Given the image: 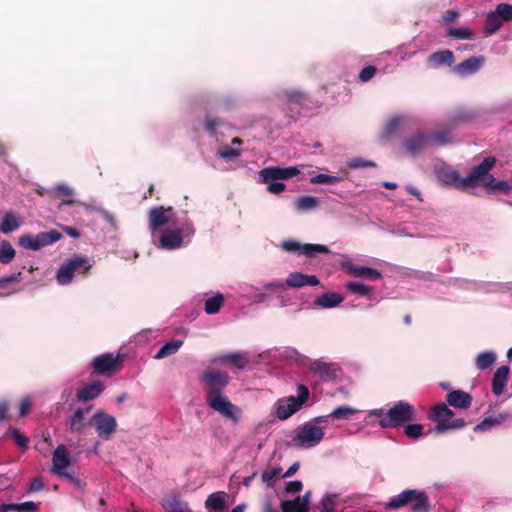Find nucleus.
Segmentation results:
<instances>
[{
  "mask_svg": "<svg viewBox=\"0 0 512 512\" xmlns=\"http://www.w3.org/2000/svg\"><path fill=\"white\" fill-rule=\"evenodd\" d=\"M407 506L411 512H429V499L425 492L416 489H407L392 497L387 502L388 508H401Z\"/></svg>",
  "mask_w": 512,
  "mask_h": 512,
  "instance_id": "7ed1b4c3",
  "label": "nucleus"
},
{
  "mask_svg": "<svg viewBox=\"0 0 512 512\" xmlns=\"http://www.w3.org/2000/svg\"><path fill=\"white\" fill-rule=\"evenodd\" d=\"M172 207L158 206L149 211V228L155 231L158 228L168 224L171 221Z\"/></svg>",
  "mask_w": 512,
  "mask_h": 512,
  "instance_id": "2eb2a0df",
  "label": "nucleus"
},
{
  "mask_svg": "<svg viewBox=\"0 0 512 512\" xmlns=\"http://www.w3.org/2000/svg\"><path fill=\"white\" fill-rule=\"evenodd\" d=\"M454 416V412L446 403H440L433 406L428 414V418L435 422L436 425L446 423Z\"/></svg>",
  "mask_w": 512,
  "mask_h": 512,
  "instance_id": "393cba45",
  "label": "nucleus"
},
{
  "mask_svg": "<svg viewBox=\"0 0 512 512\" xmlns=\"http://www.w3.org/2000/svg\"><path fill=\"white\" fill-rule=\"evenodd\" d=\"M368 166L375 167L376 164L372 161L364 160L362 158H353L349 162V167L352 169H358V168H363V167H368Z\"/></svg>",
  "mask_w": 512,
  "mask_h": 512,
  "instance_id": "052dcab7",
  "label": "nucleus"
},
{
  "mask_svg": "<svg viewBox=\"0 0 512 512\" xmlns=\"http://www.w3.org/2000/svg\"><path fill=\"white\" fill-rule=\"evenodd\" d=\"M124 358L121 354L104 353L93 358L90 366L92 374L106 377L113 376L123 365Z\"/></svg>",
  "mask_w": 512,
  "mask_h": 512,
  "instance_id": "0eeeda50",
  "label": "nucleus"
},
{
  "mask_svg": "<svg viewBox=\"0 0 512 512\" xmlns=\"http://www.w3.org/2000/svg\"><path fill=\"white\" fill-rule=\"evenodd\" d=\"M340 181L339 177L331 176L327 174H317L310 179L312 184H328L334 185Z\"/></svg>",
  "mask_w": 512,
  "mask_h": 512,
  "instance_id": "5fc2aeb1",
  "label": "nucleus"
},
{
  "mask_svg": "<svg viewBox=\"0 0 512 512\" xmlns=\"http://www.w3.org/2000/svg\"><path fill=\"white\" fill-rule=\"evenodd\" d=\"M309 389L304 384L297 386V396H290L285 402H278L276 416L280 420H286L296 413L309 398Z\"/></svg>",
  "mask_w": 512,
  "mask_h": 512,
  "instance_id": "6e6552de",
  "label": "nucleus"
},
{
  "mask_svg": "<svg viewBox=\"0 0 512 512\" xmlns=\"http://www.w3.org/2000/svg\"><path fill=\"white\" fill-rule=\"evenodd\" d=\"M466 426V422L462 418L453 419L452 418L446 423H441L440 425L435 426V432L437 434L443 433L447 430H458L462 429Z\"/></svg>",
  "mask_w": 512,
  "mask_h": 512,
  "instance_id": "c03bdc74",
  "label": "nucleus"
},
{
  "mask_svg": "<svg viewBox=\"0 0 512 512\" xmlns=\"http://www.w3.org/2000/svg\"><path fill=\"white\" fill-rule=\"evenodd\" d=\"M510 414L508 412L499 413L497 416L492 417H486L483 421H481L479 424H477L474 428V431H486L489 430L491 427L495 425H500L504 423L508 418Z\"/></svg>",
  "mask_w": 512,
  "mask_h": 512,
  "instance_id": "2f4dec72",
  "label": "nucleus"
},
{
  "mask_svg": "<svg viewBox=\"0 0 512 512\" xmlns=\"http://www.w3.org/2000/svg\"><path fill=\"white\" fill-rule=\"evenodd\" d=\"M16 252L11 243L3 240L0 242V262L9 264L15 257Z\"/></svg>",
  "mask_w": 512,
  "mask_h": 512,
  "instance_id": "a19ab883",
  "label": "nucleus"
},
{
  "mask_svg": "<svg viewBox=\"0 0 512 512\" xmlns=\"http://www.w3.org/2000/svg\"><path fill=\"white\" fill-rule=\"evenodd\" d=\"M32 407V400L29 396L24 397L19 405V416L25 417L28 415Z\"/></svg>",
  "mask_w": 512,
  "mask_h": 512,
  "instance_id": "680f3d73",
  "label": "nucleus"
},
{
  "mask_svg": "<svg viewBox=\"0 0 512 512\" xmlns=\"http://www.w3.org/2000/svg\"><path fill=\"white\" fill-rule=\"evenodd\" d=\"M339 495L335 493H326L323 495L320 503L319 512H339L337 510Z\"/></svg>",
  "mask_w": 512,
  "mask_h": 512,
  "instance_id": "473e14b6",
  "label": "nucleus"
},
{
  "mask_svg": "<svg viewBox=\"0 0 512 512\" xmlns=\"http://www.w3.org/2000/svg\"><path fill=\"white\" fill-rule=\"evenodd\" d=\"M318 418L307 422L295 430V435L291 440L294 447L308 449L318 445L324 438L325 432L318 426Z\"/></svg>",
  "mask_w": 512,
  "mask_h": 512,
  "instance_id": "39448f33",
  "label": "nucleus"
},
{
  "mask_svg": "<svg viewBox=\"0 0 512 512\" xmlns=\"http://www.w3.org/2000/svg\"><path fill=\"white\" fill-rule=\"evenodd\" d=\"M495 14L503 20V22L512 21V5L508 3H500L494 10Z\"/></svg>",
  "mask_w": 512,
  "mask_h": 512,
  "instance_id": "3c124183",
  "label": "nucleus"
},
{
  "mask_svg": "<svg viewBox=\"0 0 512 512\" xmlns=\"http://www.w3.org/2000/svg\"><path fill=\"white\" fill-rule=\"evenodd\" d=\"M161 506L166 512H191L187 503L182 501L176 493L166 495Z\"/></svg>",
  "mask_w": 512,
  "mask_h": 512,
  "instance_id": "5701e85b",
  "label": "nucleus"
},
{
  "mask_svg": "<svg viewBox=\"0 0 512 512\" xmlns=\"http://www.w3.org/2000/svg\"><path fill=\"white\" fill-rule=\"evenodd\" d=\"M462 178H460L459 174L457 172H450L445 175V182L447 184H453L457 188H462L460 185V181Z\"/></svg>",
  "mask_w": 512,
  "mask_h": 512,
  "instance_id": "774afa93",
  "label": "nucleus"
},
{
  "mask_svg": "<svg viewBox=\"0 0 512 512\" xmlns=\"http://www.w3.org/2000/svg\"><path fill=\"white\" fill-rule=\"evenodd\" d=\"M376 71L377 69L375 66H366L361 70L359 74V79L363 82H367L375 75Z\"/></svg>",
  "mask_w": 512,
  "mask_h": 512,
  "instance_id": "0e129e2a",
  "label": "nucleus"
},
{
  "mask_svg": "<svg viewBox=\"0 0 512 512\" xmlns=\"http://www.w3.org/2000/svg\"><path fill=\"white\" fill-rule=\"evenodd\" d=\"M345 286L349 292H351L352 294H355L359 297H364V296L368 295L371 291V287L364 285L362 283H359V282L350 281V282H347Z\"/></svg>",
  "mask_w": 512,
  "mask_h": 512,
  "instance_id": "de8ad7c7",
  "label": "nucleus"
},
{
  "mask_svg": "<svg viewBox=\"0 0 512 512\" xmlns=\"http://www.w3.org/2000/svg\"><path fill=\"white\" fill-rule=\"evenodd\" d=\"M160 246L162 248L172 250L181 247L183 243V237L181 235V230L177 229H167L162 232L160 236Z\"/></svg>",
  "mask_w": 512,
  "mask_h": 512,
  "instance_id": "412c9836",
  "label": "nucleus"
},
{
  "mask_svg": "<svg viewBox=\"0 0 512 512\" xmlns=\"http://www.w3.org/2000/svg\"><path fill=\"white\" fill-rule=\"evenodd\" d=\"M496 158L486 157L479 165L473 167L466 177L462 178L460 185L463 189L476 186L479 180H482L485 186H491L495 181L489 171L494 167Z\"/></svg>",
  "mask_w": 512,
  "mask_h": 512,
  "instance_id": "423d86ee",
  "label": "nucleus"
},
{
  "mask_svg": "<svg viewBox=\"0 0 512 512\" xmlns=\"http://www.w3.org/2000/svg\"><path fill=\"white\" fill-rule=\"evenodd\" d=\"M221 124V121L217 118H213V117H207L206 120H205V124H204V128L205 130L211 134V135H215L216 133V128Z\"/></svg>",
  "mask_w": 512,
  "mask_h": 512,
  "instance_id": "bf43d9fd",
  "label": "nucleus"
},
{
  "mask_svg": "<svg viewBox=\"0 0 512 512\" xmlns=\"http://www.w3.org/2000/svg\"><path fill=\"white\" fill-rule=\"evenodd\" d=\"M344 301V297L335 292H327L316 298L315 304L322 308H334Z\"/></svg>",
  "mask_w": 512,
  "mask_h": 512,
  "instance_id": "c756f323",
  "label": "nucleus"
},
{
  "mask_svg": "<svg viewBox=\"0 0 512 512\" xmlns=\"http://www.w3.org/2000/svg\"><path fill=\"white\" fill-rule=\"evenodd\" d=\"M104 389L105 385L103 382L99 380L92 381L78 390L76 399L78 402H87L93 400L100 396Z\"/></svg>",
  "mask_w": 512,
  "mask_h": 512,
  "instance_id": "f3484780",
  "label": "nucleus"
},
{
  "mask_svg": "<svg viewBox=\"0 0 512 512\" xmlns=\"http://www.w3.org/2000/svg\"><path fill=\"white\" fill-rule=\"evenodd\" d=\"M509 373L510 368L507 365H502L496 370L492 379V392L494 395L499 396L503 393Z\"/></svg>",
  "mask_w": 512,
  "mask_h": 512,
  "instance_id": "a878e982",
  "label": "nucleus"
},
{
  "mask_svg": "<svg viewBox=\"0 0 512 512\" xmlns=\"http://www.w3.org/2000/svg\"><path fill=\"white\" fill-rule=\"evenodd\" d=\"M496 361L494 352H483L477 355L475 359L476 366L479 370H485L492 366Z\"/></svg>",
  "mask_w": 512,
  "mask_h": 512,
  "instance_id": "79ce46f5",
  "label": "nucleus"
},
{
  "mask_svg": "<svg viewBox=\"0 0 512 512\" xmlns=\"http://www.w3.org/2000/svg\"><path fill=\"white\" fill-rule=\"evenodd\" d=\"M89 411L90 407L86 409L77 408L66 421L67 429L72 433H81L87 425L85 414Z\"/></svg>",
  "mask_w": 512,
  "mask_h": 512,
  "instance_id": "6ab92c4d",
  "label": "nucleus"
},
{
  "mask_svg": "<svg viewBox=\"0 0 512 512\" xmlns=\"http://www.w3.org/2000/svg\"><path fill=\"white\" fill-rule=\"evenodd\" d=\"M281 248L289 253H297L307 257H314L317 253L329 254L330 250L323 244H302L296 240H286L281 244Z\"/></svg>",
  "mask_w": 512,
  "mask_h": 512,
  "instance_id": "9d476101",
  "label": "nucleus"
},
{
  "mask_svg": "<svg viewBox=\"0 0 512 512\" xmlns=\"http://www.w3.org/2000/svg\"><path fill=\"white\" fill-rule=\"evenodd\" d=\"M309 370L322 381L330 382L337 379L340 367L336 363L315 359L310 362Z\"/></svg>",
  "mask_w": 512,
  "mask_h": 512,
  "instance_id": "9b49d317",
  "label": "nucleus"
},
{
  "mask_svg": "<svg viewBox=\"0 0 512 512\" xmlns=\"http://www.w3.org/2000/svg\"><path fill=\"white\" fill-rule=\"evenodd\" d=\"M310 492H306L302 497L296 496L292 499H286L281 502L282 512H308L309 511Z\"/></svg>",
  "mask_w": 512,
  "mask_h": 512,
  "instance_id": "dca6fc26",
  "label": "nucleus"
},
{
  "mask_svg": "<svg viewBox=\"0 0 512 512\" xmlns=\"http://www.w3.org/2000/svg\"><path fill=\"white\" fill-rule=\"evenodd\" d=\"M356 412H357L356 409H354L350 406H347V405H343V406H339L336 409H334L329 414V417H331L332 419H337V420L347 419L350 416H352L353 414H355Z\"/></svg>",
  "mask_w": 512,
  "mask_h": 512,
  "instance_id": "09e8293b",
  "label": "nucleus"
},
{
  "mask_svg": "<svg viewBox=\"0 0 512 512\" xmlns=\"http://www.w3.org/2000/svg\"><path fill=\"white\" fill-rule=\"evenodd\" d=\"M179 230H181V235L183 238L184 237H192L195 233L194 226H193L192 222L189 220H186Z\"/></svg>",
  "mask_w": 512,
  "mask_h": 512,
  "instance_id": "338daca9",
  "label": "nucleus"
},
{
  "mask_svg": "<svg viewBox=\"0 0 512 512\" xmlns=\"http://www.w3.org/2000/svg\"><path fill=\"white\" fill-rule=\"evenodd\" d=\"M401 122L402 119L400 117L391 118L383 128L380 139L383 141L390 139L397 132Z\"/></svg>",
  "mask_w": 512,
  "mask_h": 512,
  "instance_id": "4c0bfd02",
  "label": "nucleus"
},
{
  "mask_svg": "<svg viewBox=\"0 0 512 512\" xmlns=\"http://www.w3.org/2000/svg\"><path fill=\"white\" fill-rule=\"evenodd\" d=\"M89 259L82 255H74L64 261L56 272L57 282L61 285L70 284L75 274L86 276L92 269Z\"/></svg>",
  "mask_w": 512,
  "mask_h": 512,
  "instance_id": "20e7f679",
  "label": "nucleus"
},
{
  "mask_svg": "<svg viewBox=\"0 0 512 512\" xmlns=\"http://www.w3.org/2000/svg\"><path fill=\"white\" fill-rule=\"evenodd\" d=\"M446 36L453 39L465 40L474 39L475 33L467 27L449 28L447 30Z\"/></svg>",
  "mask_w": 512,
  "mask_h": 512,
  "instance_id": "37998d69",
  "label": "nucleus"
},
{
  "mask_svg": "<svg viewBox=\"0 0 512 512\" xmlns=\"http://www.w3.org/2000/svg\"><path fill=\"white\" fill-rule=\"evenodd\" d=\"M431 145L429 133L419 131L403 142V148L408 155L416 156Z\"/></svg>",
  "mask_w": 512,
  "mask_h": 512,
  "instance_id": "f8f14e48",
  "label": "nucleus"
},
{
  "mask_svg": "<svg viewBox=\"0 0 512 512\" xmlns=\"http://www.w3.org/2000/svg\"><path fill=\"white\" fill-rule=\"evenodd\" d=\"M345 268L354 277H364L371 280L379 279L382 277V274L378 270L370 267L347 264L345 265Z\"/></svg>",
  "mask_w": 512,
  "mask_h": 512,
  "instance_id": "c85d7f7f",
  "label": "nucleus"
},
{
  "mask_svg": "<svg viewBox=\"0 0 512 512\" xmlns=\"http://www.w3.org/2000/svg\"><path fill=\"white\" fill-rule=\"evenodd\" d=\"M39 504L33 501L23 503H3L0 505V512L19 511V512H37Z\"/></svg>",
  "mask_w": 512,
  "mask_h": 512,
  "instance_id": "7c9ffc66",
  "label": "nucleus"
},
{
  "mask_svg": "<svg viewBox=\"0 0 512 512\" xmlns=\"http://www.w3.org/2000/svg\"><path fill=\"white\" fill-rule=\"evenodd\" d=\"M11 433L15 443L23 450L29 446V439L23 435L18 429L10 427L8 430Z\"/></svg>",
  "mask_w": 512,
  "mask_h": 512,
  "instance_id": "6e6d98bb",
  "label": "nucleus"
},
{
  "mask_svg": "<svg viewBox=\"0 0 512 512\" xmlns=\"http://www.w3.org/2000/svg\"><path fill=\"white\" fill-rule=\"evenodd\" d=\"M19 226V220L12 213H6L0 224V232L7 234L17 230Z\"/></svg>",
  "mask_w": 512,
  "mask_h": 512,
  "instance_id": "58836bf2",
  "label": "nucleus"
},
{
  "mask_svg": "<svg viewBox=\"0 0 512 512\" xmlns=\"http://www.w3.org/2000/svg\"><path fill=\"white\" fill-rule=\"evenodd\" d=\"M299 170L296 167H267L260 171L259 177L262 182L271 180H285L296 176Z\"/></svg>",
  "mask_w": 512,
  "mask_h": 512,
  "instance_id": "ddd939ff",
  "label": "nucleus"
},
{
  "mask_svg": "<svg viewBox=\"0 0 512 512\" xmlns=\"http://www.w3.org/2000/svg\"><path fill=\"white\" fill-rule=\"evenodd\" d=\"M320 283L315 275H306L301 272H293L286 278V284L292 288H301L303 286H317Z\"/></svg>",
  "mask_w": 512,
  "mask_h": 512,
  "instance_id": "aec40b11",
  "label": "nucleus"
},
{
  "mask_svg": "<svg viewBox=\"0 0 512 512\" xmlns=\"http://www.w3.org/2000/svg\"><path fill=\"white\" fill-rule=\"evenodd\" d=\"M88 423L95 428L97 436L102 440H109L117 429L115 417L103 410H98Z\"/></svg>",
  "mask_w": 512,
  "mask_h": 512,
  "instance_id": "1a4fd4ad",
  "label": "nucleus"
},
{
  "mask_svg": "<svg viewBox=\"0 0 512 512\" xmlns=\"http://www.w3.org/2000/svg\"><path fill=\"white\" fill-rule=\"evenodd\" d=\"M224 304V297L222 294H217L205 301L204 310L207 314L213 315L219 312Z\"/></svg>",
  "mask_w": 512,
  "mask_h": 512,
  "instance_id": "ea45409f",
  "label": "nucleus"
},
{
  "mask_svg": "<svg viewBox=\"0 0 512 512\" xmlns=\"http://www.w3.org/2000/svg\"><path fill=\"white\" fill-rule=\"evenodd\" d=\"M302 490V482H286L285 496L294 495Z\"/></svg>",
  "mask_w": 512,
  "mask_h": 512,
  "instance_id": "69168bd1",
  "label": "nucleus"
},
{
  "mask_svg": "<svg viewBox=\"0 0 512 512\" xmlns=\"http://www.w3.org/2000/svg\"><path fill=\"white\" fill-rule=\"evenodd\" d=\"M455 61L454 54L451 50L436 51L428 57V65L431 68H439L443 65L451 66Z\"/></svg>",
  "mask_w": 512,
  "mask_h": 512,
  "instance_id": "bb28decb",
  "label": "nucleus"
},
{
  "mask_svg": "<svg viewBox=\"0 0 512 512\" xmlns=\"http://www.w3.org/2000/svg\"><path fill=\"white\" fill-rule=\"evenodd\" d=\"M200 380L205 391L207 405L222 416L237 422L240 418L241 410L223 393L231 380L228 373L221 370L208 369L202 373Z\"/></svg>",
  "mask_w": 512,
  "mask_h": 512,
  "instance_id": "f257e3e1",
  "label": "nucleus"
},
{
  "mask_svg": "<svg viewBox=\"0 0 512 512\" xmlns=\"http://www.w3.org/2000/svg\"><path fill=\"white\" fill-rule=\"evenodd\" d=\"M503 20L498 17L495 12H490L485 20V33L492 35L496 33L503 25Z\"/></svg>",
  "mask_w": 512,
  "mask_h": 512,
  "instance_id": "e433bc0d",
  "label": "nucleus"
},
{
  "mask_svg": "<svg viewBox=\"0 0 512 512\" xmlns=\"http://www.w3.org/2000/svg\"><path fill=\"white\" fill-rule=\"evenodd\" d=\"M472 401V395L463 390H451L446 395L447 404L456 409H468Z\"/></svg>",
  "mask_w": 512,
  "mask_h": 512,
  "instance_id": "a211bd4d",
  "label": "nucleus"
},
{
  "mask_svg": "<svg viewBox=\"0 0 512 512\" xmlns=\"http://www.w3.org/2000/svg\"><path fill=\"white\" fill-rule=\"evenodd\" d=\"M216 361L220 363H230L234 367L238 369L245 368L249 363V358L246 355V353L243 352H234V353H227L219 356Z\"/></svg>",
  "mask_w": 512,
  "mask_h": 512,
  "instance_id": "cd10ccee",
  "label": "nucleus"
},
{
  "mask_svg": "<svg viewBox=\"0 0 512 512\" xmlns=\"http://www.w3.org/2000/svg\"><path fill=\"white\" fill-rule=\"evenodd\" d=\"M19 245L25 249L39 250V244L36 235L24 234L19 238Z\"/></svg>",
  "mask_w": 512,
  "mask_h": 512,
  "instance_id": "603ef678",
  "label": "nucleus"
},
{
  "mask_svg": "<svg viewBox=\"0 0 512 512\" xmlns=\"http://www.w3.org/2000/svg\"><path fill=\"white\" fill-rule=\"evenodd\" d=\"M53 471L59 475L64 476V469L69 466V453L64 445H59L53 453Z\"/></svg>",
  "mask_w": 512,
  "mask_h": 512,
  "instance_id": "4be33fe9",
  "label": "nucleus"
},
{
  "mask_svg": "<svg viewBox=\"0 0 512 512\" xmlns=\"http://www.w3.org/2000/svg\"><path fill=\"white\" fill-rule=\"evenodd\" d=\"M182 344L183 342L181 340H171L167 342L158 350V352L155 355V358L163 359L165 357L175 354L180 349Z\"/></svg>",
  "mask_w": 512,
  "mask_h": 512,
  "instance_id": "f704fd0d",
  "label": "nucleus"
},
{
  "mask_svg": "<svg viewBox=\"0 0 512 512\" xmlns=\"http://www.w3.org/2000/svg\"><path fill=\"white\" fill-rule=\"evenodd\" d=\"M283 474L281 468L269 467L263 472L261 480H278Z\"/></svg>",
  "mask_w": 512,
  "mask_h": 512,
  "instance_id": "13d9d810",
  "label": "nucleus"
},
{
  "mask_svg": "<svg viewBox=\"0 0 512 512\" xmlns=\"http://www.w3.org/2000/svg\"><path fill=\"white\" fill-rule=\"evenodd\" d=\"M422 424H407L404 427V434L411 439H418L423 435Z\"/></svg>",
  "mask_w": 512,
  "mask_h": 512,
  "instance_id": "864d4df0",
  "label": "nucleus"
},
{
  "mask_svg": "<svg viewBox=\"0 0 512 512\" xmlns=\"http://www.w3.org/2000/svg\"><path fill=\"white\" fill-rule=\"evenodd\" d=\"M373 414L379 418L382 428H395L416 419L414 406L405 401L396 402L387 412L377 409Z\"/></svg>",
  "mask_w": 512,
  "mask_h": 512,
  "instance_id": "f03ea898",
  "label": "nucleus"
},
{
  "mask_svg": "<svg viewBox=\"0 0 512 512\" xmlns=\"http://www.w3.org/2000/svg\"><path fill=\"white\" fill-rule=\"evenodd\" d=\"M268 185V191L273 194H280L285 190V184L283 182H278V180H271L269 182H264Z\"/></svg>",
  "mask_w": 512,
  "mask_h": 512,
  "instance_id": "e2e57ef3",
  "label": "nucleus"
},
{
  "mask_svg": "<svg viewBox=\"0 0 512 512\" xmlns=\"http://www.w3.org/2000/svg\"><path fill=\"white\" fill-rule=\"evenodd\" d=\"M431 137V145L443 146L452 142L451 133L449 130L438 131L429 133Z\"/></svg>",
  "mask_w": 512,
  "mask_h": 512,
  "instance_id": "49530a36",
  "label": "nucleus"
},
{
  "mask_svg": "<svg viewBox=\"0 0 512 512\" xmlns=\"http://www.w3.org/2000/svg\"><path fill=\"white\" fill-rule=\"evenodd\" d=\"M37 241L39 244V248L41 249L44 246L53 244L61 239L62 234L57 230H50L47 232H40L37 235Z\"/></svg>",
  "mask_w": 512,
  "mask_h": 512,
  "instance_id": "c9c22d12",
  "label": "nucleus"
},
{
  "mask_svg": "<svg viewBox=\"0 0 512 512\" xmlns=\"http://www.w3.org/2000/svg\"><path fill=\"white\" fill-rule=\"evenodd\" d=\"M486 62L483 55L471 56L454 67V71L462 77L473 75L478 72Z\"/></svg>",
  "mask_w": 512,
  "mask_h": 512,
  "instance_id": "4468645a",
  "label": "nucleus"
},
{
  "mask_svg": "<svg viewBox=\"0 0 512 512\" xmlns=\"http://www.w3.org/2000/svg\"><path fill=\"white\" fill-rule=\"evenodd\" d=\"M241 155L240 149L224 146L218 151V156L225 160H231Z\"/></svg>",
  "mask_w": 512,
  "mask_h": 512,
  "instance_id": "4d7b16f0",
  "label": "nucleus"
},
{
  "mask_svg": "<svg viewBox=\"0 0 512 512\" xmlns=\"http://www.w3.org/2000/svg\"><path fill=\"white\" fill-rule=\"evenodd\" d=\"M289 108L292 110L294 105L302 106L305 102H307V96L300 91L291 90L285 93Z\"/></svg>",
  "mask_w": 512,
  "mask_h": 512,
  "instance_id": "a18cd8bd",
  "label": "nucleus"
},
{
  "mask_svg": "<svg viewBox=\"0 0 512 512\" xmlns=\"http://www.w3.org/2000/svg\"><path fill=\"white\" fill-rule=\"evenodd\" d=\"M318 198L314 196H301L295 201V207L298 211L305 212L310 211L319 206Z\"/></svg>",
  "mask_w": 512,
  "mask_h": 512,
  "instance_id": "72a5a7b5",
  "label": "nucleus"
},
{
  "mask_svg": "<svg viewBox=\"0 0 512 512\" xmlns=\"http://www.w3.org/2000/svg\"><path fill=\"white\" fill-rule=\"evenodd\" d=\"M56 192L60 197H63L61 205H73L75 201L71 199V196L73 195V190L64 184H59L55 187Z\"/></svg>",
  "mask_w": 512,
  "mask_h": 512,
  "instance_id": "8fccbe9b",
  "label": "nucleus"
},
{
  "mask_svg": "<svg viewBox=\"0 0 512 512\" xmlns=\"http://www.w3.org/2000/svg\"><path fill=\"white\" fill-rule=\"evenodd\" d=\"M228 495L223 491L210 494L205 502L208 512H224L227 508Z\"/></svg>",
  "mask_w": 512,
  "mask_h": 512,
  "instance_id": "b1692460",
  "label": "nucleus"
}]
</instances>
